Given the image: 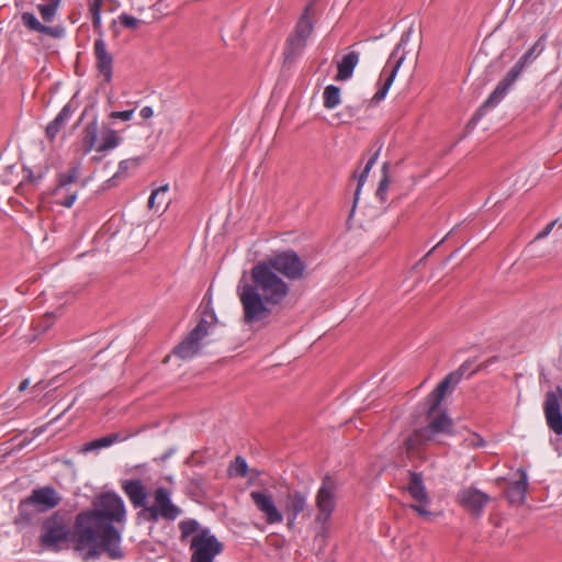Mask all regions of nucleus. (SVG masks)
Returning <instances> with one entry per match:
<instances>
[{
  "mask_svg": "<svg viewBox=\"0 0 562 562\" xmlns=\"http://www.w3.org/2000/svg\"><path fill=\"white\" fill-rule=\"evenodd\" d=\"M324 106L334 109L340 103V89L337 86L329 85L323 93Z\"/></svg>",
  "mask_w": 562,
  "mask_h": 562,
  "instance_id": "7c9ffc66",
  "label": "nucleus"
},
{
  "mask_svg": "<svg viewBox=\"0 0 562 562\" xmlns=\"http://www.w3.org/2000/svg\"><path fill=\"white\" fill-rule=\"evenodd\" d=\"M482 55H485L483 48H481L479 53L475 55L474 60L472 63V67H474L475 63L481 58Z\"/></svg>",
  "mask_w": 562,
  "mask_h": 562,
  "instance_id": "864d4df0",
  "label": "nucleus"
},
{
  "mask_svg": "<svg viewBox=\"0 0 562 562\" xmlns=\"http://www.w3.org/2000/svg\"><path fill=\"white\" fill-rule=\"evenodd\" d=\"M134 110L114 111L111 113L112 119H120L122 121H128L132 119Z\"/></svg>",
  "mask_w": 562,
  "mask_h": 562,
  "instance_id": "c03bdc74",
  "label": "nucleus"
},
{
  "mask_svg": "<svg viewBox=\"0 0 562 562\" xmlns=\"http://www.w3.org/2000/svg\"><path fill=\"white\" fill-rule=\"evenodd\" d=\"M262 261L288 280L296 281L305 277L306 263L293 249L276 251Z\"/></svg>",
  "mask_w": 562,
  "mask_h": 562,
  "instance_id": "0eeeda50",
  "label": "nucleus"
},
{
  "mask_svg": "<svg viewBox=\"0 0 562 562\" xmlns=\"http://www.w3.org/2000/svg\"><path fill=\"white\" fill-rule=\"evenodd\" d=\"M396 74L397 72H389V76L386 77V79L380 85L378 91L371 98L370 105H375L385 98L390 87L392 86V83L395 79Z\"/></svg>",
  "mask_w": 562,
  "mask_h": 562,
  "instance_id": "473e14b6",
  "label": "nucleus"
},
{
  "mask_svg": "<svg viewBox=\"0 0 562 562\" xmlns=\"http://www.w3.org/2000/svg\"><path fill=\"white\" fill-rule=\"evenodd\" d=\"M413 27L405 31L390 55L383 70H400L401 68H415L418 59L419 46L412 45L408 47Z\"/></svg>",
  "mask_w": 562,
  "mask_h": 562,
  "instance_id": "f8f14e48",
  "label": "nucleus"
},
{
  "mask_svg": "<svg viewBox=\"0 0 562 562\" xmlns=\"http://www.w3.org/2000/svg\"><path fill=\"white\" fill-rule=\"evenodd\" d=\"M352 74L353 72H337L335 80L336 81L348 80L349 78H351Z\"/></svg>",
  "mask_w": 562,
  "mask_h": 562,
  "instance_id": "8fccbe9b",
  "label": "nucleus"
},
{
  "mask_svg": "<svg viewBox=\"0 0 562 562\" xmlns=\"http://www.w3.org/2000/svg\"><path fill=\"white\" fill-rule=\"evenodd\" d=\"M103 76H104V81H106V82L111 81L112 72H110V71L103 72Z\"/></svg>",
  "mask_w": 562,
  "mask_h": 562,
  "instance_id": "6e6d98bb",
  "label": "nucleus"
},
{
  "mask_svg": "<svg viewBox=\"0 0 562 562\" xmlns=\"http://www.w3.org/2000/svg\"><path fill=\"white\" fill-rule=\"evenodd\" d=\"M27 386H29V380H27V379H25V380H23V381L20 383V385H19V391H20V392H23L24 390H26V389H27Z\"/></svg>",
  "mask_w": 562,
  "mask_h": 562,
  "instance_id": "603ef678",
  "label": "nucleus"
},
{
  "mask_svg": "<svg viewBox=\"0 0 562 562\" xmlns=\"http://www.w3.org/2000/svg\"><path fill=\"white\" fill-rule=\"evenodd\" d=\"M23 24L31 31L50 35L53 37H59L63 34L60 26L52 27L42 24L36 16L31 12H24L21 16Z\"/></svg>",
  "mask_w": 562,
  "mask_h": 562,
  "instance_id": "a878e982",
  "label": "nucleus"
},
{
  "mask_svg": "<svg viewBox=\"0 0 562 562\" xmlns=\"http://www.w3.org/2000/svg\"><path fill=\"white\" fill-rule=\"evenodd\" d=\"M446 237L440 239V241L431 250L428 251L427 256L430 255L441 243H443Z\"/></svg>",
  "mask_w": 562,
  "mask_h": 562,
  "instance_id": "13d9d810",
  "label": "nucleus"
},
{
  "mask_svg": "<svg viewBox=\"0 0 562 562\" xmlns=\"http://www.w3.org/2000/svg\"><path fill=\"white\" fill-rule=\"evenodd\" d=\"M121 440V437H120V434L117 432H112V434H109L104 437H101V438H98V439H94L92 441H89V442H86L82 447H81V452H90V451H93V450H99V449H102V448H106V447H110L112 446L113 443L117 442Z\"/></svg>",
  "mask_w": 562,
  "mask_h": 562,
  "instance_id": "c85d7f7f",
  "label": "nucleus"
},
{
  "mask_svg": "<svg viewBox=\"0 0 562 562\" xmlns=\"http://www.w3.org/2000/svg\"><path fill=\"white\" fill-rule=\"evenodd\" d=\"M99 126L97 120L88 123L83 130V146L86 151H90L98 140Z\"/></svg>",
  "mask_w": 562,
  "mask_h": 562,
  "instance_id": "c756f323",
  "label": "nucleus"
},
{
  "mask_svg": "<svg viewBox=\"0 0 562 562\" xmlns=\"http://www.w3.org/2000/svg\"><path fill=\"white\" fill-rule=\"evenodd\" d=\"M426 418L428 424L425 427L413 431L404 441L407 454L417 452L423 446L429 441L436 440L440 435H453V420L448 416L446 411L428 414L426 408Z\"/></svg>",
  "mask_w": 562,
  "mask_h": 562,
  "instance_id": "20e7f679",
  "label": "nucleus"
},
{
  "mask_svg": "<svg viewBox=\"0 0 562 562\" xmlns=\"http://www.w3.org/2000/svg\"><path fill=\"white\" fill-rule=\"evenodd\" d=\"M94 55L99 70H112V56L106 50L105 44L101 38L94 42Z\"/></svg>",
  "mask_w": 562,
  "mask_h": 562,
  "instance_id": "cd10ccee",
  "label": "nucleus"
},
{
  "mask_svg": "<svg viewBox=\"0 0 562 562\" xmlns=\"http://www.w3.org/2000/svg\"><path fill=\"white\" fill-rule=\"evenodd\" d=\"M483 443H484L483 439L479 436H475V438L472 440V442L470 445L480 447V446H483Z\"/></svg>",
  "mask_w": 562,
  "mask_h": 562,
  "instance_id": "3c124183",
  "label": "nucleus"
},
{
  "mask_svg": "<svg viewBox=\"0 0 562 562\" xmlns=\"http://www.w3.org/2000/svg\"><path fill=\"white\" fill-rule=\"evenodd\" d=\"M61 496L55 487L47 485L32 490L31 494L21 499L18 505V515L14 518L16 526H29L36 517L61 503Z\"/></svg>",
  "mask_w": 562,
  "mask_h": 562,
  "instance_id": "7ed1b4c3",
  "label": "nucleus"
},
{
  "mask_svg": "<svg viewBox=\"0 0 562 562\" xmlns=\"http://www.w3.org/2000/svg\"><path fill=\"white\" fill-rule=\"evenodd\" d=\"M312 4L304 8L294 30L289 34L285 40L282 53V66L291 68L296 65V61L302 57L307 40L313 33L314 25L310 18Z\"/></svg>",
  "mask_w": 562,
  "mask_h": 562,
  "instance_id": "39448f33",
  "label": "nucleus"
},
{
  "mask_svg": "<svg viewBox=\"0 0 562 562\" xmlns=\"http://www.w3.org/2000/svg\"><path fill=\"white\" fill-rule=\"evenodd\" d=\"M458 502L472 515L480 516L490 502V496L475 487H468L458 493Z\"/></svg>",
  "mask_w": 562,
  "mask_h": 562,
  "instance_id": "f3484780",
  "label": "nucleus"
},
{
  "mask_svg": "<svg viewBox=\"0 0 562 562\" xmlns=\"http://www.w3.org/2000/svg\"><path fill=\"white\" fill-rule=\"evenodd\" d=\"M103 0H92L89 3V12L92 19V25L95 32L100 33L101 29V8Z\"/></svg>",
  "mask_w": 562,
  "mask_h": 562,
  "instance_id": "e433bc0d",
  "label": "nucleus"
},
{
  "mask_svg": "<svg viewBox=\"0 0 562 562\" xmlns=\"http://www.w3.org/2000/svg\"><path fill=\"white\" fill-rule=\"evenodd\" d=\"M125 505L114 492H106L93 502V508L79 513L75 518L72 541L77 551H85L83 559H98L106 554L112 560H122V536L113 522L125 518Z\"/></svg>",
  "mask_w": 562,
  "mask_h": 562,
  "instance_id": "f257e3e1",
  "label": "nucleus"
},
{
  "mask_svg": "<svg viewBox=\"0 0 562 562\" xmlns=\"http://www.w3.org/2000/svg\"><path fill=\"white\" fill-rule=\"evenodd\" d=\"M203 317L210 318L211 323H217V316L211 305V297L204 307Z\"/></svg>",
  "mask_w": 562,
  "mask_h": 562,
  "instance_id": "a18cd8bd",
  "label": "nucleus"
},
{
  "mask_svg": "<svg viewBox=\"0 0 562 562\" xmlns=\"http://www.w3.org/2000/svg\"><path fill=\"white\" fill-rule=\"evenodd\" d=\"M520 72H508L507 76L497 85L495 90L477 109L472 119L469 121L468 126H474L486 114L487 110L495 108L507 94L510 86L516 81Z\"/></svg>",
  "mask_w": 562,
  "mask_h": 562,
  "instance_id": "4468645a",
  "label": "nucleus"
},
{
  "mask_svg": "<svg viewBox=\"0 0 562 562\" xmlns=\"http://www.w3.org/2000/svg\"><path fill=\"white\" fill-rule=\"evenodd\" d=\"M387 168H389V164L384 162L383 167H382V178H381L378 189H376V196L380 199L381 202L386 201V192H387L389 184H390Z\"/></svg>",
  "mask_w": 562,
  "mask_h": 562,
  "instance_id": "58836bf2",
  "label": "nucleus"
},
{
  "mask_svg": "<svg viewBox=\"0 0 562 562\" xmlns=\"http://www.w3.org/2000/svg\"><path fill=\"white\" fill-rule=\"evenodd\" d=\"M154 114V111L150 106H144L142 110H140V116L144 119V120H148L153 116Z\"/></svg>",
  "mask_w": 562,
  "mask_h": 562,
  "instance_id": "09e8293b",
  "label": "nucleus"
},
{
  "mask_svg": "<svg viewBox=\"0 0 562 562\" xmlns=\"http://www.w3.org/2000/svg\"><path fill=\"white\" fill-rule=\"evenodd\" d=\"M335 492L336 482L329 474H326L315 497V505L318 510L315 521L322 525V535L325 533L326 524L329 521L336 507Z\"/></svg>",
  "mask_w": 562,
  "mask_h": 562,
  "instance_id": "9b49d317",
  "label": "nucleus"
},
{
  "mask_svg": "<svg viewBox=\"0 0 562 562\" xmlns=\"http://www.w3.org/2000/svg\"><path fill=\"white\" fill-rule=\"evenodd\" d=\"M179 529L181 532L180 540L183 542L186 541L190 536H195L202 530L200 524L195 519H186L180 521Z\"/></svg>",
  "mask_w": 562,
  "mask_h": 562,
  "instance_id": "2f4dec72",
  "label": "nucleus"
},
{
  "mask_svg": "<svg viewBox=\"0 0 562 562\" xmlns=\"http://www.w3.org/2000/svg\"><path fill=\"white\" fill-rule=\"evenodd\" d=\"M380 150H381V146L378 148V150L369 158V160L367 161L366 164V167L364 169L362 170V172L358 176V184H357V188H356V191H355V194H353V204H352V209H351V212H350V216H352L355 210H356V206H357V203L359 201V195H360V192H361V189H362V186L363 183L366 182L367 178H368V175L370 172V170L372 169V167L374 166L378 157H379V154H380Z\"/></svg>",
  "mask_w": 562,
  "mask_h": 562,
  "instance_id": "bb28decb",
  "label": "nucleus"
},
{
  "mask_svg": "<svg viewBox=\"0 0 562 562\" xmlns=\"http://www.w3.org/2000/svg\"><path fill=\"white\" fill-rule=\"evenodd\" d=\"M248 465L244 458L236 457V459L228 467V474L231 476L244 477L247 475Z\"/></svg>",
  "mask_w": 562,
  "mask_h": 562,
  "instance_id": "4c0bfd02",
  "label": "nucleus"
},
{
  "mask_svg": "<svg viewBox=\"0 0 562 562\" xmlns=\"http://www.w3.org/2000/svg\"><path fill=\"white\" fill-rule=\"evenodd\" d=\"M408 475L409 482L406 490L412 498L418 503L412 504L409 507L420 517L429 519L432 516V513L426 508L430 503V499L424 484L423 474L411 470L408 471Z\"/></svg>",
  "mask_w": 562,
  "mask_h": 562,
  "instance_id": "ddd939ff",
  "label": "nucleus"
},
{
  "mask_svg": "<svg viewBox=\"0 0 562 562\" xmlns=\"http://www.w3.org/2000/svg\"><path fill=\"white\" fill-rule=\"evenodd\" d=\"M139 165L138 158L125 159L119 164V171L114 177H119V175L126 172L131 167L136 168Z\"/></svg>",
  "mask_w": 562,
  "mask_h": 562,
  "instance_id": "37998d69",
  "label": "nucleus"
},
{
  "mask_svg": "<svg viewBox=\"0 0 562 562\" xmlns=\"http://www.w3.org/2000/svg\"><path fill=\"white\" fill-rule=\"evenodd\" d=\"M252 283L238 285V296L244 310V322L252 324L268 318L271 305H280L289 295V284L262 260L250 270Z\"/></svg>",
  "mask_w": 562,
  "mask_h": 562,
  "instance_id": "f03ea898",
  "label": "nucleus"
},
{
  "mask_svg": "<svg viewBox=\"0 0 562 562\" xmlns=\"http://www.w3.org/2000/svg\"><path fill=\"white\" fill-rule=\"evenodd\" d=\"M506 57H507V58H512V54H510V53H503V54H502V59H504V58H506Z\"/></svg>",
  "mask_w": 562,
  "mask_h": 562,
  "instance_id": "bf43d9fd",
  "label": "nucleus"
},
{
  "mask_svg": "<svg viewBox=\"0 0 562 562\" xmlns=\"http://www.w3.org/2000/svg\"><path fill=\"white\" fill-rule=\"evenodd\" d=\"M459 384V375L457 373H449L442 381L435 387V390L427 396L426 406H428V414L436 413L445 398V395L450 386L454 387Z\"/></svg>",
  "mask_w": 562,
  "mask_h": 562,
  "instance_id": "a211bd4d",
  "label": "nucleus"
},
{
  "mask_svg": "<svg viewBox=\"0 0 562 562\" xmlns=\"http://www.w3.org/2000/svg\"><path fill=\"white\" fill-rule=\"evenodd\" d=\"M69 535L65 515L55 512L42 522L40 544L45 549L58 550L59 546L68 540Z\"/></svg>",
  "mask_w": 562,
  "mask_h": 562,
  "instance_id": "6e6552de",
  "label": "nucleus"
},
{
  "mask_svg": "<svg viewBox=\"0 0 562 562\" xmlns=\"http://www.w3.org/2000/svg\"><path fill=\"white\" fill-rule=\"evenodd\" d=\"M557 91L562 95V81H561V82H560V85L558 86ZM560 109H562V101H561V104H560Z\"/></svg>",
  "mask_w": 562,
  "mask_h": 562,
  "instance_id": "4d7b16f0",
  "label": "nucleus"
},
{
  "mask_svg": "<svg viewBox=\"0 0 562 562\" xmlns=\"http://www.w3.org/2000/svg\"><path fill=\"white\" fill-rule=\"evenodd\" d=\"M557 391L559 392L560 397L557 395L555 392L552 391L546 394L543 412L548 427L551 430H553L557 435H562V390L561 387H558Z\"/></svg>",
  "mask_w": 562,
  "mask_h": 562,
  "instance_id": "2eb2a0df",
  "label": "nucleus"
},
{
  "mask_svg": "<svg viewBox=\"0 0 562 562\" xmlns=\"http://www.w3.org/2000/svg\"><path fill=\"white\" fill-rule=\"evenodd\" d=\"M24 171L26 172L25 182H21L19 186V190L23 189L26 186H33L35 187L43 178L45 172L40 171L37 173H34L31 169L24 168Z\"/></svg>",
  "mask_w": 562,
  "mask_h": 562,
  "instance_id": "ea45409f",
  "label": "nucleus"
},
{
  "mask_svg": "<svg viewBox=\"0 0 562 562\" xmlns=\"http://www.w3.org/2000/svg\"><path fill=\"white\" fill-rule=\"evenodd\" d=\"M223 550V542L211 533L209 528H204L191 539L190 562H214L215 557L221 554Z\"/></svg>",
  "mask_w": 562,
  "mask_h": 562,
  "instance_id": "1a4fd4ad",
  "label": "nucleus"
},
{
  "mask_svg": "<svg viewBox=\"0 0 562 562\" xmlns=\"http://www.w3.org/2000/svg\"><path fill=\"white\" fill-rule=\"evenodd\" d=\"M307 508V497L300 491L289 492L285 502L288 526L291 528L297 516Z\"/></svg>",
  "mask_w": 562,
  "mask_h": 562,
  "instance_id": "4be33fe9",
  "label": "nucleus"
},
{
  "mask_svg": "<svg viewBox=\"0 0 562 562\" xmlns=\"http://www.w3.org/2000/svg\"><path fill=\"white\" fill-rule=\"evenodd\" d=\"M120 143V137L117 136V133L113 130H109L106 133L102 136V142L97 147L98 151H106L109 149H112L116 147Z\"/></svg>",
  "mask_w": 562,
  "mask_h": 562,
  "instance_id": "72a5a7b5",
  "label": "nucleus"
},
{
  "mask_svg": "<svg viewBox=\"0 0 562 562\" xmlns=\"http://www.w3.org/2000/svg\"><path fill=\"white\" fill-rule=\"evenodd\" d=\"M547 34H542L535 44L518 59L510 70H524L533 65V63L543 53L547 46Z\"/></svg>",
  "mask_w": 562,
  "mask_h": 562,
  "instance_id": "5701e85b",
  "label": "nucleus"
},
{
  "mask_svg": "<svg viewBox=\"0 0 562 562\" xmlns=\"http://www.w3.org/2000/svg\"><path fill=\"white\" fill-rule=\"evenodd\" d=\"M119 23L128 30H136L142 24V21L127 14V13H121L117 18Z\"/></svg>",
  "mask_w": 562,
  "mask_h": 562,
  "instance_id": "a19ab883",
  "label": "nucleus"
},
{
  "mask_svg": "<svg viewBox=\"0 0 562 562\" xmlns=\"http://www.w3.org/2000/svg\"><path fill=\"white\" fill-rule=\"evenodd\" d=\"M201 340L198 335L191 330L184 339L173 349V353L181 359H190L201 349Z\"/></svg>",
  "mask_w": 562,
  "mask_h": 562,
  "instance_id": "b1692460",
  "label": "nucleus"
},
{
  "mask_svg": "<svg viewBox=\"0 0 562 562\" xmlns=\"http://www.w3.org/2000/svg\"><path fill=\"white\" fill-rule=\"evenodd\" d=\"M162 1H164V0H157L155 3H153V5H151V7H153V8H157V7H158V4H159L160 2H162Z\"/></svg>",
  "mask_w": 562,
  "mask_h": 562,
  "instance_id": "052dcab7",
  "label": "nucleus"
},
{
  "mask_svg": "<svg viewBox=\"0 0 562 562\" xmlns=\"http://www.w3.org/2000/svg\"><path fill=\"white\" fill-rule=\"evenodd\" d=\"M53 319H54L53 314H46L44 317V321L46 322L47 326H49V324H52Z\"/></svg>",
  "mask_w": 562,
  "mask_h": 562,
  "instance_id": "5fc2aeb1",
  "label": "nucleus"
},
{
  "mask_svg": "<svg viewBox=\"0 0 562 562\" xmlns=\"http://www.w3.org/2000/svg\"><path fill=\"white\" fill-rule=\"evenodd\" d=\"M76 110L77 104L71 100L65 104L57 116L50 123H48L45 130V136L49 142H54L57 134L65 127L67 121Z\"/></svg>",
  "mask_w": 562,
  "mask_h": 562,
  "instance_id": "412c9836",
  "label": "nucleus"
},
{
  "mask_svg": "<svg viewBox=\"0 0 562 562\" xmlns=\"http://www.w3.org/2000/svg\"><path fill=\"white\" fill-rule=\"evenodd\" d=\"M60 4V0H50L48 3L46 4H40L37 7L38 11H40V14L42 16V19L45 21V22H50L57 10H58V7Z\"/></svg>",
  "mask_w": 562,
  "mask_h": 562,
  "instance_id": "f704fd0d",
  "label": "nucleus"
},
{
  "mask_svg": "<svg viewBox=\"0 0 562 562\" xmlns=\"http://www.w3.org/2000/svg\"><path fill=\"white\" fill-rule=\"evenodd\" d=\"M250 498L257 509L263 514L269 525L280 524L283 521V514L278 509L271 494L265 491L250 492Z\"/></svg>",
  "mask_w": 562,
  "mask_h": 562,
  "instance_id": "dca6fc26",
  "label": "nucleus"
},
{
  "mask_svg": "<svg viewBox=\"0 0 562 562\" xmlns=\"http://www.w3.org/2000/svg\"><path fill=\"white\" fill-rule=\"evenodd\" d=\"M168 190V184L161 186L154 190L148 199V206L153 209L157 200L159 205L164 204L165 206H167L169 202V200L166 196Z\"/></svg>",
  "mask_w": 562,
  "mask_h": 562,
  "instance_id": "c9c22d12",
  "label": "nucleus"
},
{
  "mask_svg": "<svg viewBox=\"0 0 562 562\" xmlns=\"http://www.w3.org/2000/svg\"><path fill=\"white\" fill-rule=\"evenodd\" d=\"M154 497V505L145 507V509L139 513V516L144 519L151 522L158 521L159 518L172 521L180 516L181 509L172 503L168 488H156Z\"/></svg>",
  "mask_w": 562,
  "mask_h": 562,
  "instance_id": "9d476101",
  "label": "nucleus"
},
{
  "mask_svg": "<svg viewBox=\"0 0 562 562\" xmlns=\"http://www.w3.org/2000/svg\"><path fill=\"white\" fill-rule=\"evenodd\" d=\"M472 366V361L471 360H467L464 361L459 368L458 370L456 371H452L451 373H457V375H459V382L463 379L464 374L467 373V371L471 368Z\"/></svg>",
  "mask_w": 562,
  "mask_h": 562,
  "instance_id": "49530a36",
  "label": "nucleus"
},
{
  "mask_svg": "<svg viewBox=\"0 0 562 562\" xmlns=\"http://www.w3.org/2000/svg\"><path fill=\"white\" fill-rule=\"evenodd\" d=\"M557 222H558L557 220L550 222L540 233L537 234L536 239H542V238L547 237L552 232Z\"/></svg>",
  "mask_w": 562,
  "mask_h": 562,
  "instance_id": "de8ad7c7",
  "label": "nucleus"
},
{
  "mask_svg": "<svg viewBox=\"0 0 562 562\" xmlns=\"http://www.w3.org/2000/svg\"><path fill=\"white\" fill-rule=\"evenodd\" d=\"M519 479L515 482L509 483L505 490V496L510 505L520 506L526 501V494L528 490V479L525 470L519 469Z\"/></svg>",
  "mask_w": 562,
  "mask_h": 562,
  "instance_id": "aec40b11",
  "label": "nucleus"
},
{
  "mask_svg": "<svg viewBox=\"0 0 562 562\" xmlns=\"http://www.w3.org/2000/svg\"><path fill=\"white\" fill-rule=\"evenodd\" d=\"M122 490L135 508L145 509L147 506L148 493L140 480H126L122 483Z\"/></svg>",
  "mask_w": 562,
  "mask_h": 562,
  "instance_id": "6ab92c4d",
  "label": "nucleus"
},
{
  "mask_svg": "<svg viewBox=\"0 0 562 562\" xmlns=\"http://www.w3.org/2000/svg\"><path fill=\"white\" fill-rule=\"evenodd\" d=\"M85 187L86 181L80 179V162H72L65 171L57 175V183L50 194L58 205L69 209Z\"/></svg>",
  "mask_w": 562,
  "mask_h": 562,
  "instance_id": "423d86ee",
  "label": "nucleus"
},
{
  "mask_svg": "<svg viewBox=\"0 0 562 562\" xmlns=\"http://www.w3.org/2000/svg\"><path fill=\"white\" fill-rule=\"evenodd\" d=\"M215 323H211L210 318L202 317L198 325L192 329L194 335H198L200 338H204L209 334V329Z\"/></svg>",
  "mask_w": 562,
  "mask_h": 562,
  "instance_id": "79ce46f5",
  "label": "nucleus"
},
{
  "mask_svg": "<svg viewBox=\"0 0 562 562\" xmlns=\"http://www.w3.org/2000/svg\"><path fill=\"white\" fill-rule=\"evenodd\" d=\"M360 54L347 47L337 52L333 58V61L337 66V70H353L359 63Z\"/></svg>",
  "mask_w": 562,
  "mask_h": 562,
  "instance_id": "393cba45",
  "label": "nucleus"
}]
</instances>
